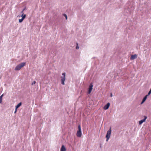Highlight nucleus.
<instances>
[{"mask_svg":"<svg viewBox=\"0 0 151 151\" xmlns=\"http://www.w3.org/2000/svg\"><path fill=\"white\" fill-rule=\"evenodd\" d=\"M4 96V94H2L0 96V98L2 99V98Z\"/></svg>","mask_w":151,"mask_h":151,"instance_id":"6ab92c4d","label":"nucleus"},{"mask_svg":"<svg viewBox=\"0 0 151 151\" xmlns=\"http://www.w3.org/2000/svg\"><path fill=\"white\" fill-rule=\"evenodd\" d=\"M21 17H22V18L24 19L26 17V15L25 14H24V13H23L21 16Z\"/></svg>","mask_w":151,"mask_h":151,"instance_id":"ddd939ff","label":"nucleus"},{"mask_svg":"<svg viewBox=\"0 0 151 151\" xmlns=\"http://www.w3.org/2000/svg\"><path fill=\"white\" fill-rule=\"evenodd\" d=\"M17 109H16V108H15V111L14 112V113H16V112L17 111Z\"/></svg>","mask_w":151,"mask_h":151,"instance_id":"412c9836","label":"nucleus"},{"mask_svg":"<svg viewBox=\"0 0 151 151\" xmlns=\"http://www.w3.org/2000/svg\"><path fill=\"white\" fill-rule=\"evenodd\" d=\"M110 104L109 103H108L104 107V110L107 109L110 106Z\"/></svg>","mask_w":151,"mask_h":151,"instance_id":"423d86ee","label":"nucleus"},{"mask_svg":"<svg viewBox=\"0 0 151 151\" xmlns=\"http://www.w3.org/2000/svg\"><path fill=\"white\" fill-rule=\"evenodd\" d=\"M111 129L110 127L109 130L107 131V133L106 136V141L107 142L108 141V139L110 137L111 134Z\"/></svg>","mask_w":151,"mask_h":151,"instance_id":"7ed1b4c3","label":"nucleus"},{"mask_svg":"<svg viewBox=\"0 0 151 151\" xmlns=\"http://www.w3.org/2000/svg\"><path fill=\"white\" fill-rule=\"evenodd\" d=\"M36 83V81H33L32 82V85H33L34 84H35Z\"/></svg>","mask_w":151,"mask_h":151,"instance_id":"f3484780","label":"nucleus"},{"mask_svg":"<svg viewBox=\"0 0 151 151\" xmlns=\"http://www.w3.org/2000/svg\"><path fill=\"white\" fill-rule=\"evenodd\" d=\"M25 65L26 63L25 62L21 63L16 66L14 70H19L21 68L25 66Z\"/></svg>","mask_w":151,"mask_h":151,"instance_id":"f257e3e1","label":"nucleus"},{"mask_svg":"<svg viewBox=\"0 0 151 151\" xmlns=\"http://www.w3.org/2000/svg\"><path fill=\"white\" fill-rule=\"evenodd\" d=\"M77 131L81 132V126L80 125H79L78 126V130Z\"/></svg>","mask_w":151,"mask_h":151,"instance_id":"f8f14e48","label":"nucleus"},{"mask_svg":"<svg viewBox=\"0 0 151 151\" xmlns=\"http://www.w3.org/2000/svg\"><path fill=\"white\" fill-rule=\"evenodd\" d=\"M76 134L78 137H80L82 136V132H81L77 131Z\"/></svg>","mask_w":151,"mask_h":151,"instance_id":"0eeeda50","label":"nucleus"},{"mask_svg":"<svg viewBox=\"0 0 151 151\" xmlns=\"http://www.w3.org/2000/svg\"><path fill=\"white\" fill-rule=\"evenodd\" d=\"M147 116H144V119L139 121V125H141V124H142L143 122H145V120L147 119Z\"/></svg>","mask_w":151,"mask_h":151,"instance_id":"39448f33","label":"nucleus"},{"mask_svg":"<svg viewBox=\"0 0 151 151\" xmlns=\"http://www.w3.org/2000/svg\"><path fill=\"white\" fill-rule=\"evenodd\" d=\"M112 96V94H111V96Z\"/></svg>","mask_w":151,"mask_h":151,"instance_id":"b1692460","label":"nucleus"},{"mask_svg":"<svg viewBox=\"0 0 151 151\" xmlns=\"http://www.w3.org/2000/svg\"><path fill=\"white\" fill-rule=\"evenodd\" d=\"M25 9H26V8H24L22 10H23V11H24L25 10Z\"/></svg>","mask_w":151,"mask_h":151,"instance_id":"4be33fe9","label":"nucleus"},{"mask_svg":"<svg viewBox=\"0 0 151 151\" xmlns=\"http://www.w3.org/2000/svg\"><path fill=\"white\" fill-rule=\"evenodd\" d=\"M137 57V55L136 54H135L134 55H132L131 56V60H134Z\"/></svg>","mask_w":151,"mask_h":151,"instance_id":"6e6552de","label":"nucleus"},{"mask_svg":"<svg viewBox=\"0 0 151 151\" xmlns=\"http://www.w3.org/2000/svg\"><path fill=\"white\" fill-rule=\"evenodd\" d=\"M93 85L92 83H91L90 85L89 88H88V93L90 94L92 91L93 89Z\"/></svg>","mask_w":151,"mask_h":151,"instance_id":"20e7f679","label":"nucleus"},{"mask_svg":"<svg viewBox=\"0 0 151 151\" xmlns=\"http://www.w3.org/2000/svg\"><path fill=\"white\" fill-rule=\"evenodd\" d=\"M23 12H24V11H23V10L22 11V12H21V13H22V14L23 13Z\"/></svg>","mask_w":151,"mask_h":151,"instance_id":"5701e85b","label":"nucleus"},{"mask_svg":"<svg viewBox=\"0 0 151 151\" xmlns=\"http://www.w3.org/2000/svg\"><path fill=\"white\" fill-rule=\"evenodd\" d=\"M63 16H64L65 17L66 19H67V15L66 14H63Z\"/></svg>","mask_w":151,"mask_h":151,"instance_id":"2eb2a0df","label":"nucleus"},{"mask_svg":"<svg viewBox=\"0 0 151 151\" xmlns=\"http://www.w3.org/2000/svg\"><path fill=\"white\" fill-rule=\"evenodd\" d=\"M23 20H24V19H22V18L20 19H19V23H21L22 22Z\"/></svg>","mask_w":151,"mask_h":151,"instance_id":"4468645a","label":"nucleus"},{"mask_svg":"<svg viewBox=\"0 0 151 151\" xmlns=\"http://www.w3.org/2000/svg\"><path fill=\"white\" fill-rule=\"evenodd\" d=\"M60 151H66V149L64 145H62L60 149Z\"/></svg>","mask_w":151,"mask_h":151,"instance_id":"1a4fd4ad","label":"nucleus"},{"mask_svg":"<svg viewBox=\"0 0 151 151\" xmlns=\"http://www.w3.org/2000/svg\"><path fill=\"white\" fill-rule=\"evenodd\" d=\"M2 99L0 98V103H1L2 102Z\"/></svg>","mask_w":151,"mask_h":151,"instance_id":"aec40b11","label":"nucleus"},{"mask_svg":"<svg viewBox=\"0 0 151 151\" xmlns=\"http://www.w3.org/2000/svg\"><path fill=\"white\" fill-rule=\"evenodd\" d=\"M151 93V91L150 90V91L148 92V94L147 95H146L147 96H149L150 94Z\"/></svg>","mask_w":151,"mask_h":151,"instance_id":"dca6fc26","label":"nucleus"},{"mask_svg":"<svg viewBox=\"0 0 151 151\" xmlns=\"http://www.w3.org/2000/svg\"><path fill=\"white\" fill-rule=\"evenodd\" d=\"M22 103L21 102H20L15 107L17 109L18 108H19L22 105Z\"/></svg>","mask_w":151,"mask_h":151,"instance_id":"9b49d317","label":"nucleus"},{"mask_svg":"<svg viewBox=\"0 0 151 151\" xmlns=\"http://www.w3.org/2000/svg\"><path fill=\"white\" fill-rule=\"evenodd\" d=\"M76 45H77L76 46V49H78L79 48V47L78 46V44H77Z\"/></svg>","mask_w":151,"mask_h":151,"instance_id":"a211bd4d","label":"nucleus"},{"mask_svg":"<svg viewBox=\"0 0 151 151\" xmlns=\"http://www.w3.org/2000/svg\"><path fill=\"white\" fill-rule=\"evenodd\" d=\"M62 75L63 76H61V82L62 84L65 85L64 82L65 80V72L63 73H62Z\"/></svg>","mask_w":151,"mask_h":151,"instance_id":"f03ea898","label":"nucleus"},{"mask_svg":"<svg viewBox=\"0 0 151 151\" xmlns=\"http://www.w3.org/2000/svg\"><path fill=\"white\" fill-rule=\"evenodd\" d=\"M147 96L146 95L143 98V99L142 100V102L141 103V104H142L145 101V100H146V99H147Z\"/></svg>","mask_w":151,"mask_h":151,"instance_id":"9d476101","label":"nucleus"}]
</instances>
